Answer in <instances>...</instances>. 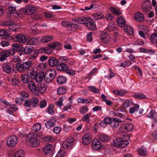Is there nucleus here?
<instances>
[{
  "mask_svg": "<svg viewBox=\"0 0 157 157\" xmlns=\"http://www.w3.org/2000/svg\"><path fill=\"white\" fill-rule=\"evenodd\" d=\"M18 142V138L15 135L11 136L8 137L6 140V144L9 147H13L17 144Z\"/></svg>",
  "mask_w": 157,
  "mask_h": 157,
  "instance_id": "obj_4",
  "label": "nucleus"
},
{
  "mask_svg": "<svg viewBox=\"0 0 157 157\" xmlns=\"http://www.w3.org/2000/svg\"><path fill=\"white\" fill-rule=\"evenodd\" d=\"M67 68H68V67L67 64L62 63L58 64L56 66L57 70L60 71H65Z\"/></svg>",
  "mask_w": 157,
  "mask_h": 157,
  "instance_id": "obj_26",
  "label": "nucleus"
},
{
  "mask_svg": "<svg viewBox=\"0 0 157 157\" xmlns=\"http://www.w3.org/2000/svg\"><path fill=\"white\" fill-rule=\"evenodd\" d=\"M28 87L30 90L35 95H38L39 93L36 90V86L33 81H29L28 83Z\"/></svg>",
  "mask_w": 157,
  "mask_h": 157,
  "instance_id": "obj_12",
  "label": "nucleus"
},
{
  "mask_svg": "<svg viewBox=\"0 0 157 157\" xmlns=\"http://www.w3.org/2000/svg\"><path fill=\"white\" fill-rule=\"evenodd\" d=\"M92 148L94 150H98L100 149L101 147V143L96 138L94 139L91 144Z\"/></svg>",
  "mask_w": 157,
  "mask_h": 157,
  "instance_id": "obj_14",
  "label": "nucleus"
},
{
  "mask_svg": "<svg viewBox=\"0 0 157 157\" xmlns=\"http://www.w3.org/2000/svg\"><path fill=\"white\" fill-rule=\"evenodd\" d=\"M147 117L153 119L155 123H157V113L154 110H151Z\"/></svg>",
  "mask_w": 157,
  "mask_h": 157,
  "instance_id": "obj_20",
  "label": "nucleus"
},
{
  "mask_svg": "<svg viewBox=\"0 0 157 157\" xmlns=\"http://www.w3.org/2000/svg\"><path fill=\"white\" fill-rule=\"evenodd\" d=\"M124 31L127 34L132 35L134 31L133 29L129 26H124Z\"/></svg>",
  "mask_w": 157,
  "mask_h": 157,
  "instance_id": "obj_33",
  "label": "nucleus"
},
{
  "mask_svg": "<svg viewBox=\"0 0 157 157\" xmlns=\"http://www.w3.org/2000/svg\"><path fill=\"white\" fill-rule=\"evenodd\" d=\"M2 68L3 70L6 73H10L11 71V66L7 64H5L3 65L2 66Z\"/></svg>",
  "mask_w": 157,
  "mask_h": 157,
  "instance_id": "obj_42",
  "label": "nucleus"
},
{
  "mask_svg": "<svg viewBox=\"0 0 157 157\" xmlns=\"http://www.w3.org/2000/svg\"><path fill=\"white\" fill-rule=\"evenodd\" d=\"M58 63V60L55 57H51L48 60V64L51 67H53L57 65Z\"/></svg>",
  "mask_w": 157,
  "mask_h": 157,
  "instance_id": "obj_19",
  "label": "nucleus"
},
{
  "mask_svg": "<svg viewBox=\"0 0 157 157\" xmlns=\"http://www.w3.org/2000/svg\"><path fill=\"white\" fill-rule=\"evenodd\" d=\"M53 39V37L51 35H45L43 36L41 39V41L43 43L48 42Z\"/></svg>",
  "mask_w": 157,
  "mask_h": 157,
  "instance_id": "obj_28",
  "label": "nucleus"
},
{
  "mask_svg": "<svg viewBox=\"0 0 157 157\" xmlns=\"http://www.w3.org/2000/svg\"><path fill=\"white\" fill-rule=\"evenodd\" d=\"M39 100L38 98L35 97H33L31 98L30 101L26 100L24 103V105L26 106L33 107H36L38 105Z\"/></svg>",
  "mask_w": 157,
  "mask_h": 157,
  "instance_id": "obj_3",
  "label": "nucleus"
},
{
  "mask_svg": "<svg viewBox=\"0 0 157 157\" xmlns=\"http://www.w3.org/2000/svg\"><path fill=\"white\" fill-rule=\"evenodd\" d=\"M38 88L39 92L40 94H43L46 91L47 87L45 84L42 83L39 85Z\"/></svg>",
  "mask_w": 157,
  "mask_h": 157,
  "instance_id": "obj_29",
  "label": "nucleus"
},
{
  "mask_svg": "<svg viewBox=\"0 0 157 157\" xmlns=\"http://www.w3.org/2000/svg\"><path fill=\"white\" fill-rule=\"evenodd\" d=\"M110 139V138L109 136L104 134H101L99 136V140L102 142H107Z\"/></svg>",
  "mask_w": 157,
  "mask_h": 157,
  "instance_id": "obj_30",
  "label": "nucleus"
},
{
  "mask_svg": "<svg viewBox=\"0 0 157 157\" xmlns=\"http://www.w3.org/2000/svg\"><path fill=\"white\" fill-rule=\"evenodd\" d=\"M37 9L34 6H27L19 10L17 16H20L23 13L27 15H31L35 13Z\"/></svg>",
  "mask_w": 157,
  "mask_h": 157,
  "instance_id": "obj_1",
  "label": "nucleus"
},
{
  "mask_svg": "<svg viewBox=\"0 0 157 157\" xmlns=\"http://www.w3.org/2000/svg\"><path fill=\"white\" fill-rule=\"evenodd\" d=\"M150 40L152 43H157V33H153L150 37Z\"/></svg>",
  "mask_w": 157,
  "mask_h": 157,
  "instance_id": "obj_50",
  "label": "nucleus"
},
{
  "mask_svg": "<svg viewBox=\"0 0 157 157\" xmlns=\"http://www.w3.org/2000/svg\"><path fill=\"white\" fill-rule=\"evenodd\" d=\"M85 26L90 30H94L96 29V26L95 22L93 20L88 18Z\"/></svg>",
  "mask_w": 157,
  "mask_h": 157,
  "instance_id": "obj_11",
  "label": "nucleus"
},
{
  "mask_svg": "<svg viewBox=\"0 0 157 157\" xmlns=\"http://www.w3.org/2000/svg\"><path fill=\"white\" fill-rule=\"evenodd\" d=\"M44 75V72L40 71L38 72L35 79L36 82L37 83L41 82L43 80Z\"/></svg>",
  "mask_w": 157,
  "mask_h": 157,
  "instance_id": "obj_24",
  "label": "nucleus"
},
{
  "mask_svg": "<svg viewBox=\"0 0 157 157\" xmlns=\"http://www.w3.org/2000/svg\"><path fill=\"white\" fill-rule=\"evenodd\" d=\"M89 110V109L87 106L85 105L81 107L79 109L80 113L82 114H84Z\"/></svg>",
  "mask_w": 157,
  "mask_h": 157,
  "instance_id": "obj_57",
  "label": "nucleus"
},
{
  "mask_svg": "<svg viewBox=\"0 0 157 157\" xmlns=\"http://www.w3.org/2000/svg\"><path fill=\"white\" fill-rule=\"evenodd\" d=\"M14 40L20 43H24L26 41V36L25 35L20 34L15 36L14 38Z\"/></svg>",
  "mask_w": 157,
  "mask_h": 157,
  "instance_id": "obj_16",
  "label": "nucleus"
},
{
  "mask_svg": "<svg viewBox=\"0 0 157 157\" xmlns=\"http://www.w3.org/2000/svg\"><path fill=\"white\" fill-rule=\"evenodd\" d=\"M134 17L136 20L140 22H142L144 20L143 15L139 12H137L135 13Z\"/></svg>",
  "mask_w": 157,
  "mask_h": 157,
  "instance_id": "obj_25",
  "label": "nucleus"
},
{
  "mask_svg": "<svg viewBox=\"0 0 157 157\" xmlns=\"http://www.w3.org/2000/svg\"><path fill=\"white\" fill-rule=\"evenodd\" d=\"M110 10L115 15H119L121 13L120 9L118 8L111 7L110 8Z\"/></svg>",
  "mask_w": 157,
  "mask_h": 157,
  "instance_id": "obj_39",
  "label": "nucleus"
},
{
  "mask_svg": "<svg viewBox=\"0 0 157 157\" xmlns=\"http://www.w3.org/2000/svg\"><path fill=\"white\" fill-rule=\"evenodd\" d=\"M33 47L31 46L26 47L23 49V52L25 55H27L33 50Z\"/></svg>",
  "mask_w": 157,
  "mask_h": 157,
  "instance_id": "obj_45",
  "label": "nucleus"
},
{
  "mask_svg": "<svg viewBox=\"0 0 157 157\" xmlns=\"http://www.w3.org/2000/svg\"><path fill=\"white\" fill-rule=\"evenodd\" d=\"M138 153L142 156L146 155L147 154V150L144 147H142L139 148L138 150Z\"/></svg>",
  "mask_w": 157,
  "mask_h": 157,
  "instance_id": "obj_52",
  "label": "nucleus"
},
{
  "mask_svg": "<svg viewBox=\"0 0 157 157\" xmlns=\"http://www.w3.org/2000/svg\"><path fill=\"white\" fill-rule=\"evenodd\" d=\"M21 81L25 83H27L29 81V78L26 74H23L20 77Z\"/></svg>",
  "mask_w": 157,
  "mask_h": 157,
  "instance_id": "obj_41",
  "label": "nucleus"
},
{
  "mask_svg": "<svg viewBox=\"0 0 157 157\" xmlns=\"http://www.w3.org/2000/svg\"><path fill=\"white\" fill-rule=\"evenodd\" d=\"M13 21H4L2 22V25L4 26H9L13 23Z\"/></svg>",
  "mask_w": 157,
  "mask_h": 157,
  "instance_id": "obj_60",
  "label": "nucleus"
},
{
  "mask_svg": "<svg viewBox=\"0 0 157 157\" xmlns=\"http://www.w3.org/2000/svg\"><path fill=\"white\" fill-rule=\"evenodd\" d=\"M16 67L17 71L20 72H24L25 71L22 63H17L16 64Z\"/></svg>",
  "mask_w": 157,
  "mask_h": 157,
  "instance_id": "obj_46",
  "label": "nucleus"
},
{
  "mask_svg": "<svg viewBox=\"0 0 157 157\" xmlns=\"http://www.w3.org/2000/svg\"><path fill=\"white\" fill-rule=\"evenodd\" d=\"M27 44L29 45H37L40 44V42L38 38L33 37L29 40Z\"/></svg>",
  "mask_w": 157,
  "mask_h": 157,
  "instance_id": "obj_22",
  "label": "nucleus"
},
{
  "mask_svg": "<svg viewBox=\"0 0 157 157\" xmlns=\"http://www.w3.org/2000/svg\"><path fill=\"white\" fill-rule=\"evenodd\" d=\"M66 82V78L63 76H59L57 78V82L59 84H63Z\"/></svg>",
  "mask_w": 157,
  "mask_h": 157,
  "instance_id": "obj_48",
  "label": "nucleus"
},
{
  "mask_svg": "<svg viewBox=\"0 0 157 157\" xmlns=\"http://www.w3.org/2000/svg\"><path fill=\"white\" fill-rule=\"evenodd\" d=\"M12 55L9 49L2 51L0 53V61H3L7 59V57Z\"/></svg>",
  "mask_w": 157,
  "mask_h": 157,
  "instance_id": "obj_15",
  "label": "nucleus"
},
{
  "mask_svg": "<svg viewBox=\"0 0 157 157\" xmlns=\"http://www.w3.org/2000/svg\"><path fill=\"white\" fill-rule=\"evenodd\" d=\"M55 106L52 103L50 104L47 108V112L51 115H52L54 113V111L53 109Z\"/></svg>",
  "mask_w": 157,
  "mask_h": 157,
  "instance_id": "obj_47",
  "label": "nucleus"
},
{
  "mask_svg": "<svg viewBox=\"0 0 157 157\" xmlns=\"http://www.w3.org/2000/svg\"><path fill=\"white\" fill-rule=\"evenodd\" d=\"M77 101L78 102L80 103H90L92 100L90 98L86 99L82 98H79L77 99Z\"/></svg>",
  "mask_w": 157,
  "mask_h": 157,
  "instance_id": "obj_40",
  "label": "nucleus"
},
{
  "mask_svg": "<svg viewBox=\"0 0 157 157\" xmlns=\"http://www.w3.org/2000/svg\"><path fill=\"white\" fill-rule=\"evenodd\" d=\"M133 106L131 107L129 109V112L131 114H133L136 112L137 111L139 108V105L136 104H134L132 105Z\"/></svg>",
  "mask_w": 157,
  "mask_h": 157,
  "instance_id": "obj_34",
  "label": "nucleus"
},
{
  "mask_svg": "<svg viewBox=\"0 0 157 157\" xmlns=\"http://www.w3.org/2000/svg\"><path fill=\"white\" fill-rule=\"evenodd\" d=\"M92 139V136L91 134L88 133L85 134L82 138V143L84 145H88L90 143Z\"/></svg>",
  "mask_w": 157,
  "mask_h": 157,
  "instance_id": "obj_9",
  "label": "nucleus"
},
{
  "mask_svg": "<svg viewBox=\"0 0 157 157\" xmlns=\"http://www.w3.org/2000/svg\"><path fill=\"white\" fill-rule=\"evenodd\" d=\"M55 125L54 122L52 121H49L46 122L45 124L46 127L50 129L51 127H54Z\"/></svg>",
  "mask_w": 157,
  "mask_h": 157,
  "instance_id": "obj_53",
  "label": "nucleus"
},
{
  "mask_svg": "<svg viewBox=\"0 0 157 157\" xmlns=\"http://www.w3.org/2000/svg\"><path fill=\"white\" fill-rule=\"evenodd\" d=\"M56 72L55 70L52 69L48 71L47 76L44 78L45 81L47 82H50L52 81L56 77Z\"/></svg>",
  "mask_w": 157,
  "mask_h": 157,
  "instance_id": "obj_5",
  "label": "nucleus"
},
{
  "mask_svg": "<svg viewBox=\"0 0 157 157\" xmlns=\"http://www.w3.org/2000/svg\"><path fill=\"white\" fill-rule=\"evenodd\" d=\"M59 59L62 63L67 64L68 63L70 66H73L74 64L73 59L67 58L66 56H61L59 58Z\"/></svg>",
  "mask_w": 157,
  "mask_h": 157,
  "instance_id": "obj_17",
  "label": "nucleus"
},
{
  "mask_svg": "<svg viewBox=\"0 0 157 157\" xmlns=\"http://www.w3.org/2000/svg\"><path fill=\"white\" fill-rule=\"evenodd\" d=\"M101 41L105 43H108L110 42L112 38L110 35L105 31H103L100 36Z\"/></svg>",
  "mask_w": 157,
  "mask_h": 157,
  "instance_id": "obj_6",
  "label": "nucleus"
},
{
  "mask_svg": "<svg viewBox=\"0 0 157 157\" xmlns=\"http://www.w3.org/2000/svg\"><path fill=\"white\" fill-rule=\"evenodd\" d=\"M58 94L59 95H63L66 91V88L64 87H59L57 90Z\"/></svg>",
  "mask_w": 157,
  "mask_h": 157,
  "instance_id": "obj_54",
  "label": "nucleus"
},
{
  "mask_svg": "<svg viewBox=\"0 0 157 157\" xmlns=\"http://www.w3.org/2000/svg\"><path fill=\"white\" fill-rule=\"evenodd\" d=\"M41 52L49 54H51L52 52V50L49 48H42L40 49Z\"/></svg>",
  "mask_w": 157,
  "mask_h": 157,
  "instance_id": "obj_49",
  "label": "nucleus"
},
{
  "mask_svg": "<svg viewBox=\"0 0 157 157\" xmlns=\"http://www.w3.org/2000/svg\"><path fill=\"white\" fill-rule=\"evenodd\" d=\"M88 18L84 17H78L76 18L75 21L76 22L81 24H85L86 25Z\"/></svg>",
  "mask_w": 157,
  "mask_h": 157,
  "instance_id": "obj_35",
  "label": "nucleus"
},
{
  "mask_svg": "<svg viewBox=\"0 0 157 157\" xmlns=\"http://www.w3.org/2000/svg\"><path fill=\"white\" fill-rule=\"evenodd\" d=\"M122 128L124 132H128L131 131L134 128L133 125L131 123H126L122 125Z\"/></svg>",
  "mask_w": 157,
  "mask_h": 157,
  "instance_id": "obj_21",
  "label": "nucleus"
},
{
  "mask_svg": "<svg viewBox=\"0 0 157 157\" xmlns=\"http://www.w3.org/2000/svg\"><path fill=\"white\" fill-rule=\"evenodd\" d=\"M148 31V28L146 26H143L142 30L139 31V34L143 38L146 39V36L145 33H147Z\"/></svg>",
  "mask_w": 157,
  "mask_h": 157,
  "instance_id": "obj_23",
  "label": "nucleus"
},
{
  "mask_svg": "<svg viewBox=\"0 0 157 157\" xmlns=\"http://www.w3.org/2000/svg\"><path fill=\"white\" fill-rule=\"evenodd\" d=\"M23 67L25 70L29 68L31 65L32 63L29 61H26L24 62L23 63Z\"/></svg>",
  "mask_w": 157,
  "mask_h": 157,
  "instance_id": "obj_62",
  "label": "nucleus"
},
{
  "mask_svg": "<svg viewBox=\"0 0 157 157\" xmlns=\"http://www.w3.org/2000/svg\"><path fill=\"white\" fill-rule=\"evenodd\" d=\"M12 48L9 49L12 54V55L13 56L15 53V52H19L21 51L23 49V46L21 44L14 43L12 44Z\"/></svg>",
  "mask_w": 157,
  "mask_h": 157,
  "instance_id": "obj_7",
  "label": "nucleus"
},
{
  "mask_svg": "<svg viewBox=\"0 0 157 157\" xmlns=\"http://www.w3.org/2000/svg\"><path fill=\"white\" fill-rule=\"evenodd\" d=\"M112 119L109 117H105L103 121H101L100 123L101 124H109L111 122Z\"/></svg>",
  "mask_w": 157,
  "mask_h": 157,
  "instance_id": "obj_56",
  "label": "nucleus"
},
{
  "mask_svg": "<svg viewBox=\"0 0 157 157\" xmlns=\"http://www.w3.org/2000/svg\"><path fill=\"white\" fill-rule=\"evenodd\" d=\"M142 6L143 11L145 13L147 12L151 9V2L149 1H145L142 4Z\"/></svg>",
  "mask_w": 157,
  "mask_h": 157,
  "instance_id": "obj_13",
  "label": "nucleus"
},
{
  "mask_svg": "<svg viewBox=\"0 0 157 157\" xmlns=\"http://www.w3.org/2000/svg\"><path fill=\"white\" fill-rule=\"evenodd\" d=\"M41 127V125L40 124L37 123L34 125L33 127V129L36 132H37L40 130Z\"/></svg>",
  "mask_w": 157,
  "mask_h": 157,
  "instance_id": "obj_61",
  "label": "nucleus"
},
{
  "mask_svg": "<svg viewBox=\"0 0 157 157\" xmlns=\"http://www.w3.org/2000/svg\"><path fill=\"white\" fill-rule=\"evenodd\" d=\"M17 25L15 24L14 21L13 23L10 26H9V29L10 32H16L17 30Z\"/></svg>",
  "mask_w": 157,
  "mask_h": 157,
  "instance_id": "obj_63",
  "label": "nucleus"
},
{
  "mask_svg": "<svg viewBox=\"0 0 157 157\" xmlns=\"http://www.w3.org/2000/svg\"><path fill=\"white\" fill-rule=\"evenodd\" d=\"M20 97L21 99H24L28 98L29 96L28 93L25 92L23 91L20 93Z\"/></svg>",
  "mask_w": 157,
  "mask_h": 157,
  "instance_id": "obj_64",
  "label": "nucleus"
},
{
  "mask_svg": "<svg viewBox=\"0 0 157 157\" xmlns=\"http://www.w3.org/2000/svg\"><path fill=\"white\" fill-rule=\"evenodd\" d=\"M38 52L37 50H33L29 55V57L30 60H34L36 59L38 56Z\"/></svg>",
  "mask_w": 157,
  "mask_h": 157,
  "instance_id": "obj_27",
  "label": "nucleus"
},
{
  "mask_svg": "<svg viewBox=\"0 0 157 157\" xmlns=\"http://www.w3.org/2000/svg\"><path fill=\"white\" fill-rule=\"evenodd\" d=\"M117 22L118 25L121 27H123L125 26V19L122 17L120 16L117 18Z\"/></svg>",
  "mask_w": 157,
  "mask_h": 157,
  "instance_id": "obj_32",
  "label": "nucleus"
},
{
  "mask_svg": "<svg viewBox=\"0 0 157 157\" xmlns=\"http://www.w3.org/2000/svg\"><path fill=\"white\" fill-rule=\"evenodd\" d=\"M98 71V69L97 67L93 68L86 76V78L89 80H90L92 76L95 75Z\"/></svg>",
  "mask_w": 157,
  "mask_h": 157,
  "instance_id": "obj_31",
  "label": "nucleus"
},
{
  "mask_svg": "<svg viewBox=\"0 0 157 157\" xmlns=\"http://www.w3.org/2000/svg\"><path fill=\"white\" fill-rule=\"evenodd\" d=\"M103 14L100 12L95 13L93 15L94 18L96 20H98L102 18L103 17Z\"/></svg>",
  "mask_w": 157,
  "mask_h": 157,
  "instance_id": "obj_55",
  "label": "nucleus"
},
{
  "mask_svg": "<svg viewBox=\"0 0 157 157\" xmlns=\"http://www.w3.org/2000/svg\"><path fill=\"white\" fill-rule=\"evenodd\" d=\"M133 102L132 99H127L123 103V105L124 108H127L130 107L131 105L133 104Z\"/></svg>",
  "mask_w": 157,
  "mask_h": 157,
  "instance_id": "obj_37",
  "label": "nucleus"
},
{
  "mask_svg": "<svg viewBox=\"0 0 157 157\" xmlns=\"http://www.w3.org/2000/svg\"><path fill=\"white\" fill-rule=\"evenodd\" d=\"M63 98L60 97L57 101L56 102V105L59 107H61L63 105Z\"/></svg>",
  "mask_w": 157,
  "mask_h": 157,
  "instance_id": "obj_58",
  "label": "nucleus"
},
{
  "mask_svg": "<svg viewBox=\"0 0 157 157\" xmlns=\"http://www.w3.org/2000/svg\"><path fill=\"white\" fill-rule=\"evenodd\" d=\"M132 97L134 98L139 99H145L147 98V97L145 95L140 93H135L133 95Z\"/></svg>",
  "mask_w": 157,
  "mask_h": 157,
  "instance_id": "obj_38",
  "label": "nucleus"
},
{
  "mask_svg": "<svg viewBox=\"0 0 157 157\" xmlns=\"http://www.w3.org/2000/svg\"><path fill=\"white\" fill-rule=\"evenodd\" d=\"M52 147V145L50 144L46 145L43 149L44 153L46 155H47L48 154L50 153L51 152Z\"/></svg>",
  "mask_w": 157,
  "mask_h": 157,
  "instance_id": "obj_36",
  "label": "nucleus"
},
{
  "mask_svg": "<svg viewBox=\"0 0 157 157\" xmlns=\"http://www.w3.org/2000/svg\"><path fill=\"white\" fill-rule=\"evenodd\" d=\"M48 46L54 50L59 51L61 50L62 47L61 43L59 42H51L48 44Z\"/></svg>",
  "mask_w": 157,
  "mask_h": 157,
  "instance_id": "obj_10",
  "label": "nucleus"
},
{
  "mask_svg": "<svg viewBox=\"0 0 157 157\" xmlns=\"http://www.w3.org/2000/svg\"><path fill=\"white\" fill-rule=\"evenodd\" d=\"M116 24L113 22H111L108 25L107 27V30L111 32L115 30Z\"/></svg>",
  "mask_w": 157,
  "mask_h": 157,
  "instance_id": "obj_43",
  "label": "nucleus"
},
{
  "mask_svg": "<svg viewBox=\"0 0 157 157\" xmlns=\"http://www.w3.org/2000/svg\"><path fill=\"white\" fill-rule=\"evenodd\" d=\"M122 121L117 118H113L111 121L110 125L113 128H116L119 126V123L121 122Z\"/></svg>",
  "mask_w": 157,
  "mask_h": 157,
  "instance_id": "obj_18",
  "label": "nucleus"
},
{
  "mask_svg": "<svg viewBox=\"0 0 157 157\" xmlns=\"http://www.w3.org/2000/svg\"><path fill=\"white\" fill-rule=\"evenodd\" d=\"M121 138H117L113 141V145L115 147H120L121 145Z\"/></svg>",
  "mask_w": 157,
  "mask_h": 157,
  "instance_id": "obj_51",
  "label": "nucleus"
},
{
  "mask_svg": "<svg viewBox=\"0 0 157 157\" xmlns=\"http://www.w3.org/2000/svg\"><path fill=\"white\" fill-rule=\"evenodd\" d=\"M74 141V139L72 137H69L64 140L62 144V146L65 149H69L72 146Z\"/></svg>",
  "mask_w": 157,
  "mask_h": 157,
  "instance_id": "obj_8",
  "label": "nucleus"
},
{
  "mask_svg": "<svg viewBox=\"0 0 157 157\" xmlns=\"http://www.w3.org/2000/svg\"><path fill=\"white\" fill-rule=\"evenodd\" d=\"M27 141L29 145L33 147H36L39 144V142L37 140L36 136L34 134L29 133L27 137Z\"/></svg>",
  "mask_w": 157,
  "mask_h": 157,
  "instance_id": "obj_2",
  "label": "nucleus"
},
{
  "mask_svg": "<svg viewBox=\"0 0 157 157\" xmlns=\"http://www.w3.org/2000/svg\"><path fill=\"white\" fill-rule=\"evenodd\" d=\"M91 114L90 113H88L83 116L81 120L82 121H86L87 123L89 122L90 121V117Z\"/></svg>",
  "mask_w": 157,
  "mask_h": 157,
  "instance_id": "obj_44",
  "label": "nucleus"
},
{
  "mask_svg": "<svg viewBox=\"0 0 157 157\" xmlns=\"http://www.w3.org/2000/svg\"><path fill=\"white\" fill-rule=\"evenodd\" d=\"M89 89L91 91L95 93H98L100 92L99 90L94 86H90L88 87Z\"/></svg>",
  "mask_w": 157,
  "mask_h": 157,
  "instance_id": "obj_59",
  "label": "nucleus"
}]
</instances>
